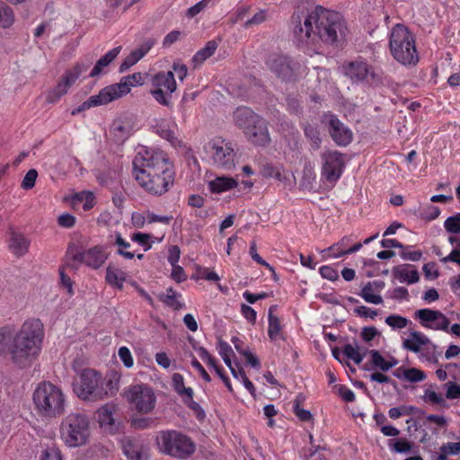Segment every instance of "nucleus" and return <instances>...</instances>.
Instances as JSON below:
<instances>
[{
    "label": "nucleus",
    "instance_id": "1",
    "mask_svg": "<svg viewBox=\"0 0 460 460\" xmlns=\"http://www.w3.org/2000/svg\"><path fill=\"white\" fill-rule=\"evenodd\" d=\"M43 338L44 327L39 319L25 321L18 331L12 325L2 326L0 353L8 355L17 367H29L41 351Z\"/></svg>",
    "mask_w": 460,
    "mask_h": 460
},
{
    "label": "nucleus",
    "instance_id": "2",
    "mask_svg": "<svg viewBox=\"0 0 460 460\" xmlns=\"http://www.w3.org/2000/svg\"><path fill=\"white\" fill-rule=\"evenodd\" d=\"M294 36L302 44H314L318 40L328 44L345 40L347 27L339 13L316 6L307 14H293Z\"/></svg>",
    "mask_w": 460,
    "mask_h": 460
},
{
    "label": "nucleus",
    "instance_id": "3",
    "mask_svg": "<svg viewBox=\"0 0 460 460\" xmlns=\"http://www.w3.org/2000/svg\"><path fill=\"white\" fill-rule=\"evenodd\" d=\"M132 164L135 180L147 193L161 196L173 184V166L164 151L142 146Z\"/></svg>",
    "mask_w": 460,
    "mask_h": 460
},
{
    "label": "nucleus",
    "instance_id": "4",
    "mask_svg": "<svg viewBox=\"0 0 460 460\" xmlns=\"http://www.w3.org/2000/svg\"><path fill=\"white\" fill-rule=\"evenodd\" d=\"M392 57L402 66H415L419 62L413 34L402 24L393 27L389 38Z\"/></svg>",
    "mask_w": 460,
    "mask_h": 460
},
{
    "label": "nucleus",
    "instance_id": "5",
    "mask_svg": "<svg viewBox=\"0 0 460 460\" xmlns=\"http://www.w3.org/2000/svg\"><path fill=\"white\" fill-rule=\"evenodd\" d=\"M33 403L39 414L55 418L65 410V395L62 390L50 382H41L34 390Z\"/></svg>",
    "mask_w": 460,
    "mask_h": 460
},
{
    "label": "nucleus",
    "instance_id": "6",
    "mask_svg": "<svg viewBox=\"0 0 460 460\" xmlns=\"http://www.w3.org/2000/svg\"><path fill=\"white\" fill-rule=\"evenodd\" d=\"M113 388L112 380L103 379L98 372L93 369L83 370L79 383L74 384L75 393L84 401L104 399L110 394H114Z\"/></svg>",
    "mask_w": 460,
    "mask_h": 460
},
{
    "label": "nucleus",
    "instance_id": "7",
    "mask_svg": "<svg viewBox=\"0 0 460 460\" xmlns=\"http://www.w3.org/2000/svg\"><path fill=\"white\" fill-rule=\"evenodd\" d=\"M60 437L69 447L85 445L90 437L89 420L81 412H71L61 422Z\"/></svg>",
    "mask_w": 460,
    "mask_h": 460
},
{
    "label": "nucleus",
    "instance_id": "8",
    "mask_svg": "<svg viewBox=\"0 0 460 460\" xmlns=\"http://www.w3.org/2000/svg\"><path fill=\"white\" fill-rule=\"evenodd\" d=\"M156 443L160 452L178 459H185L195 451L192 440L176 430L160 432Z\"/></svg>",
    "mask_w": 460,
    "mask_h": 460
},
{
    "label": "nucleus",
    "instance_id": "9",
    "mask_svg": "<svg viewBox=\"0 0 460 460\" xmlns=\"http://www.w3.org/2000/svg\"><path fill=\"white\" fill-rule=\"evenodd\" d=\"M205 152L214 165L231 170L234 167L236 153L232 142L221 137H215L206 145Z\"/></svg>",
    "mask_w": 460,
    "mask_h": 460
},
{
    "label": "nucleus",
    "instance_id": "10",
    "mask_svg": "<svg viewBox=\"0 0 460 460\" xmlns=\"http://www.w3.org/2000/svg\"><path fill=\"white\" fill-rule=\"evenodd\" d=\"M130 407L139 413H149L155 406L156 398L153 389L143 384L131 385L124 392Z\"/></svg>",
    "mask_w": 460,
    "mask_h": 460
},
{
    "label": "nucleus",
    "instance_id": "11",
    "mask_svg": "<svg viewBox=\"0 0 460 460\" xmlns=\"http://www.w3.org/2000/svg\"><path fill=\"white\" fill-rule=\"evenodd\" d=\"M90 65L91 62L77 63L72 69L66 70L57 85L47 93V102L56 103L58 102L68 92V89L76 82L79 76L89 69Z\"/></svg>",
    "mask_w": 460,
    "mask_h": 460
},
{
    "label": "nucleus",
    "instance_id": "12",
    "mask_svg": "<svg viewBox=\"0 0 460 460\" xmlns=\"http://www.w3.org/2000/svg\"><path fill=\"white\" fill-rule=\"evenodd\" d=\"M321 157L322 175L330 182L337 181L345 166L342 154L338 151H325Z\"/></svg>",
    "mask_w": 460,
    "mask_h": 460
},
{
    "label": "nucleus",
    "instance_id": "13",
    "mask_svg": "<svg viewBox=\"0 0 460 460\" xmlns=\"http://www.w3.org/2000/svg\"><path fill=\"white\" fill-rule=\"evenodd\" d=\"M322 122L328 126L332 140L341 146H346L352 141L351 130L336 115L327 112L323 115Z\"/></svg>",
    "mask_w": 460,
    "mask_h": 460
},
{
    "label": "nucleus",
    "instance_id": "14",
    "mask_svg": "<svg viewBox=\"0 0 460 460\" xmlns=\"http://www.w3.org/2000/svg\"><path fill=\"white\" fill-rule=\"evenodd\" d=\"M266 64L270 70L283 81L292 80L297 69L296 64L288 57L279 54L270 55Z\"/></svg>",
    "mask_w": 460,
    "mask_h": 460
},
{
    "label": "nucleus",
    "instance_id": "15",
    "mask_svg": "<svg viewBox=\"0 0 460 460\" xmlns=\"http://www.w3.org/2000/svg\"><path fill=\"white\" fill-rule=\"evenodd\" d=\"M137 84H142V75L140 73H134L124 76L119 83L108 85L103 89L111 102H112L126 95L130 91V87Z\"/></svg>",
    "mask_w": 460,
    "mask_h": 460
},
{
    "label": "nucleus",
    "instance_id": "16",
    "mask_svg": "<svg viewBox=\"0 0 460 460\" xmlns=\"http://www.w3.org/2000/svg\"><path fill=\"white\" fill-rule=\"evenodd\" d=\"M69 253L74 261L84 262L86 266L93 269H99L107 260L105 252L98 246L84 252L76 251L75 252H73V250L70 248Z\"/></svg>",
    "mask_w": 460,
    "mask_h": 460
},
{
    "label": "nucleus",
    "instance_id": "17",
    "mask_svg": "<svg viewBox=\"0 0 460 460\" xmlns=\"http://www.w3.org/2000/svg\"><path fill=\"white\" fill-rule=\"evenodd\" d=\"M244 134L256 146H264L270 141L267 123L261 116L246 129Z\"/></svg>",
    "mask_w": 460,
    "mask_h": 460
},
{
    "label": "nucleus",
    "instance_id": "18",
    "mask_svg": "<svg viewBox=\"0 0 460 460\" xmlns=\"http://www.w3.org/2000/svg\"><path fill=\"white\" fill-rule=\"evenodd\" d=\"M352 242V235L343 236L339 242L323 250L322 252L328 253V256L331 258H340L347 254L354 253L362 248L363 243H357L349 246Z\"/></svg>",
    "mask_w": 460,
    "mask_h": 460
},
{
    "label": "nucleus",
    "instance_id": "19",
    "mask_svg": "<svg viewBox=\"0 0 460 460\" xmlns=\"http://www.w3.org/2000/svg\"><path fill=\"white\" fill-rule=\"evenodd\" d=\"M344 74L352 82H363L368 75H373L372 67L364 60L358 59L344 66Z\"/></svg>",
    "mask_w": 460,
    "mask_h": 460
},
{
    "label": "nucleus",
    "instance_id": "20",
    "mask_svg": "<svg viewBox=\"0 0 460 460\" xmlns=\"http://www.w3.org/2000/svg\"><path fill=\"white\" fill-rule=\"evenodd\" d=\"M259 115L254 113L248 107H239L234 112V120L235 125L242 128L243 133L249 127L258 119Z\"/></svg>",
    "mask_w": 460,
    "mask_h": 460
},
{
    "label": "nucleus",
    "instance_id": "21",
    "mask_svg": "<svg viewBox=\"0 0 460 460\" xmlns=\"http://www.w3.org/2000/svg\"><path fill=\"white\" fill-rule=\"evenodd\" d=\"M153 86L156 89L172 93L176 90V81L172 71L157 73L152 79Z\"/></svg>",
    "mask_w": 460,
    "mask_h": 460
},
{
    "label": "nucleus",
    "instance_id": "22",
    "mask_svg": "<svg viewBox=\"0 0 460 460\" xmlns=\"http://www.w3.org/2000/svg\"><path fill=\"white\" fill-rule=\"evenodd\" d=\"M111 102L109 97L107 96V93L102 88L98 94L92 95L86 101H84L80 106L76 109H74L71 112L73 116L84 111L85 110H89L93 107H97L101 105H104Z\"/></svg>",
    "mask_w": 460,
    "mask_h": 460
},
{
    "label": "nucleus",
    "instance_id": "23",
    "mask_svg": "<svg viewBox=\"0 0 460 460\" xmlns=\"http://www.w3.org/2000/svg\"><path fill=\"white\" fill-rule=\"evenodd\" d=\"M114 141L121 144L124 143L132 133V126L128 121L123 119H116L111 128Z\"/></svg>",
    "mask_w": 460,
    "mask_h": 460
},
{
    "label": "nucleus",
    "instance_id": "24",
    "mask_svg": "<svg viewBox=\"0 0 460 460\" xmlns=\"http://www.w3.org/2000/svg\"><path fill=\"white\" fill-rule=\"evenodd\" d=\"M30 241L22 234L12 232L9 248L16 257L23 256L29 250Z\"/></svg>",
    "mask_w": 460,
    "mask_h": 460
},
{
    "label": "nucleus",
    "instance_id": "25",
    "mask_svg": "<svg viewBox=\"0 0 460 460\" xmlns=\"http://www.w3.org/2000/svg\"><path fill=\"white\" fill-rule=\"evenodd\" d=\"M238 181L233 177L219 176L208 181V189L212 193H222L236 188Z\"/></svg>",
    "mask_w": 460,
    "mask_h": 460
},
{
    "label": "nucleus",
    "instance_id": "26",
    "mask_svg": "<svg viewBox=\"0 0 460 460\" xmlns=\"http://www.w3.org/2000/svg\"><path fill=\"white\" fill-rule=\"evenodd\" d=\"M430 341L429 339L424 335L420 332H411V336L408 339H405L402 342V348L412 351V352H419L420 349V347L423 345L429 344Z\"/></svg>",
    "mask_w": 460,
    "mask_h": 460
},
{
    "label": "nucleus",
    "instance_id": "27",
    "mask_svg": "<svg viewBox=\"0 0 460 460\" xmlns=\"http://www.w3.org/2000/svg\"><path fill=\"white\" fill-rule=\"evenodd\" d=\"M121 46L116 47L110 51H108L104 56H102L94 65L93 68L90 72V77H96L100 74H102V69L108 66L120 53Z\"/></svg>",
    "mask_w": 460,
    "mask_h": 460
},
{
    "label": "nucleus",
    "instance_id": "28",
    "mask_svg": "<svg viewBox=\"0 0 460 460\" xmlns=\"http://www.w3.org/2000/svg\"><path fill=\"white\" fill-rule=\"evenodd\" d=\"M408 267L410 264L396 266L394 268L393 272L394 277L402 283L406 282L407 284H414L420 280V275L417 270L409 271Z\"/></svg>",
    "mask_w": 460,
    "mask_h": 460
},
{
    "label": "nucleus",
    "instance_id": "29",
    "mask_svg": "<svg viewBox=\"0 0 460 460\" xmlns=\"http://www.w3.org/2000/svg\"><path fill=\"white\" fill-rule=\"evenodd\" d=\"M232 343L234 344L235 349L245 358V360L248 364H250L254 368L260 367V361L255 357L247 347L244 346L243 341L236 337L234 336L231 339Z\"/></svg>",
    "mask_w": 460,
    "mask_h": 460
},
{
    "label": "nucleus",
    "instance_id": "30",
    "mask_svg": "<svg viewBox=\"0 0 460 460\" xmlns=\"http://www.w3.org/2000/svg\"><path fill=\"white\" fill-rule=\"evenodd\" d=\"M415 316L424 328L431 329L433 322L440 316V311L429 308L420 309L415 312Z\"/></svg>",
    "mask_w": 460,
    "mask_h": 460
},
{
    "label": "nucleus",
    "instance_id": "31",
    "mask_svg": "<svg viewBox=\"0 0 460 460\" xmlns=\"http://www.w3.org/2000/svg\"><path fill=\"white\" fill-rule=\"evenodd\" d=\"M304 134L310 142V148L313 151H316L321 147L322 137L317 126L312 124H305L303 127Z\"/></svg>",
    "mask_w": 460,
    "mask_h": 460
},
{
    "label": "nucleus",
    "instance_id": "32",
    "mask_svg": "<svg viewBox=\"0 0 460 460\" xmlns=\"http://www.w3.org/2000/svg\"><path fill=\"white\" fill-rule=\"evenodd\" d=\"M342 351L349 359L353 360L358 365L362 362L367 353V349H361L357 342L344 345Z\"/></svg>",
    "mask_w": 460,
    "mask_h": 460
},
{
    "label": "nucleus",
    "instance_id": "33",
    "mask_svg": "<svg viewBox=\"0 0 460 460\" xmlns=\"http://www.w3.org/2000/svg\"><path fill=\"white\" fill-rule=\"evenodd\" d=\"M127 274L123 270L109 266L106 269V280L110 285L115 286L119 289L123 288Z\"/></svg>",
    "mask_w": 460,
    "mask_h": 460
},
{
    "label": "nucleus",
    "instance_id": "34",
    "mask_svg": "<svg viewBox=\"0 0 460 460\" xmlns=\"http://www.w3.org/2000/svg\"><path fill=\"white\" fill-rule=\"evenodd\" d=\"M160 300L173 309H180L183 306L182 303L179 300L181 294L177 293L172 288L166 289V294L160 295Z\"/></svg>",
    "mask_w": 460,
    "mask_h": 460
},
{
    "label": "nucleus",
    "instance_id": "35",
    "mask_svg": "<svg viewBox=\"0 0 460 460\" xmlns=\"http://www.w3.org/2000/svg\"><path fill=\"white\" fill-rule=\"evenodd\" d=\"M377 281L373 283L367 282L361 289L359 296L367 302L374 305H380L383 303V298L380 295L373 294V284L377 285Z\"/></svg>",
    "mask_w": 460,
    "mask_h": 460
},
{
    "label": "nucleus",
    "instance_id": "36",
    "mask_svg": "<svg viewBox=\"0 0 460 460\" xmlns=\"http://www.w3.org/2000/svg\"><path fill=\"white\" fill-rule=\"evenodd\" d=\"M276 308V305H272L269 309V328H268V335L270 340H275L279 335L281 326L280 322L278 316L273 314V310Z\"/></svg>",
    "mask_w": 460,
    "mask_h": 460
},
{
    "label": "nucleus",
    "instance_id": "37",
    "mask_svg": "<svg viewBox=\"0 0 460 460\" xmlns=\"http://www.w3.org/2000/svg\"><path fill=\"white\" fill-rule=\"evenodd\" d=\"M172 385L174 390L181 395V396H186L187 399L191 400L192 399V389L190 387H185L184 382H183V376L179 374L175 373L172 375Z\"/></svg>",
    "mask_w": 460,
    "mask_h": 460
},
{
    "label": "nucleus",
    "instance_id": "38",
    "mask_svg": "<svg viewBox=\"0 0 460 460\" xmlns=\"http://www.w3.org/2000/svg\"><path fill=\"white\" fill-rule=\"evenodd\" d=\"M304 397L302 394H298L293 402V412L301 421H309L313 419L312 413L303 409L300 404Z\"/></svg>",
    "mask_w": 460,
    "mask_h": 460
},
{
    "label": "nucleus",
    "instance_id": "39",
    "mask_svg": "<svg viewBox=\"0 0 460 460\" xmlns=\"http://www.w3.org/2000/svg\"><path fill=\"white\" fill-rule=\"evenodd\" d=\"M367 353L371 357V364L373 367L378 368L384 372H386L391 369V365L386 362L385 358L381 355V353L376 349L367 350Z\"/></svg>",
    "mask_w": 460,
    "mask_h": 460
},
{
    "label": "nucleus",
    "instance_id": "40",
    "mask_svg": "<svg viewBox=\"0 0 460 460\" xmlns=\"http://www.w3.org/2000/svg\"><path fill=\"white\" fill-rule=\"evenodd\" d=\"M13 22V10L0 0V25L4 28L10 27Z\"/></svg>",
    "mask_w": 460,
    "mask_h": 460
},
{
    "label": "nucleus",
    "instance_id": "41",
    "mask_svg": "<svg viewBox=\"0 0 460 460\" xmlns=\"http://www.w3.org/2000/svg\"><path fill=\"white\" fill-rule=\"evenodd\" d=\"M389 448L396 453H409L412 449V444L406 439H398L388 441Z\"/></svg>",
    "mask_w": 460,
    "mask_h": 460
},
{
    "label": "nucleus",
    "instance_id": "42",
    "mask_svg": "<svg viewBox=\"0 0 460 460\" xmlns=\"http://www.w3.org/2000/svg\"><path fill=\"white\" fill-rule=\"evenodd\" d=\"M114 407L112 405H104L98 410L99 422L101 425H111L113 423L112 413Z\"/></svg>",
    "mask_w": 460,
    "mask_h": 460
},
{
    "label": "nucleus",
    "instance_id": "43",
    "mask_svg": "<svg viewBox=\"0 0 460 460\" xmlns=\"http://www.w3.org/2000/svg\"><path fill=\"white\" fill-rule=\"evenodd\" d=\"M262 174L265 177L274 178L279 181H282L286 179L283 174V170L279 166H274L271 164H265L262 170Z\"/></svg>",
    "mask_w": 460,
    "mask_h": 460
},
{
    "label": "nucleus",
    "instance_id": "44",
    "mask_svg": "<svg viewBox=\"0 0 460 460\" xmlns=\"http://www.w3.org/2000/svg\"><path fill=\"white\" fill-rule=\"evenodd\" d=\"M123 452L129 460L142 459V454L139 451V447L131 441H128L124 444Z\"/></svg>",
    "mask_w": 460,
    "mask_h": 460
},
{
    "label": "nucleus",
    "instance_id": "45",
    "mask_svg": "<svg viewBox=\"0 0 460 460\" xmlns=\"http://www.w3.org/2000/svg\"><path fill=\"white\" fill-rule=\"evenodd\" d=\"M115 243L119 246V250L117 251L118 254L128 260H131L135 257L134 252L125 251V249L130 247V243L124 240L120 234H116Z\"/></svg>",
    "mask_w": 460,
    "mask_h": 460
},
{
    "label": "nucleus",
    "instance_id": "46",
    "mask_svg": "<svg viewBox=\"0 0 460 460\" xmlns=\"http://www.w3.org/2000/svg\"><path fill=\"white\" fill-rule=\"evenodd\" d=\"M385 322L393 329H403L408 325L410 321L399 314H391L385 318Z\"/></svg>",
    "mask_w": 460,
    "mask_h": 460
},
{
    "label": "nucleus",
    "instance_id": "47",
    "mask_svg": "<svg viewBox=\"0 0 460 460\" xmlns=\"http://www.w3.org/2000/svg\"><path fill=\"white\" fill-rule=\"evenodd\" d=\"M40 460H62L61 452L55 445L48 446L41 451Z\"/></svg>",
    "mask_w": 460,
    "mask_h": 460
},
{
    "label": "nucleus",
    "instance_id": "48",
    "mask_svg": "<svg viewBox=\"0 0 460 460\" xmlns=\"http://www.w3.org/2000/svg\"><path fill=\"white\" fill-rule=\"evenodd\" d=\"M402 376L406 380L413 383L423 381L426 378L425 373L422 370H420L415 367L404 370L402 373Z\"/></svg>",
    "mask_w": 460,
    "mask_h": 460
},
{
    "label": "nucleus",
    "instance_id": "49",
    "mask_svg": "<svg viewBox=\"0 0 460 460\" xmlns=\"http://www.w3.org/2000/svg\"><path fill=\"white\" fill-rule=\"evenodd\" d=\"M151 238L152 235L150 234L141 232L134 233L131 235V240L142 245L144 247L145 252L150 250L152 247V243L150 242Z\"/></svg>",
    "mask_w": 460,
    "mask_h": 460
},
{
    "label": "nucleus",
    "instance_id": "50",
    "mask_svg": "<svg viewBox=\"0 0 460 460\" xmlns=\"http://www.w3.org/2000/svg\"><path fill=\"white\" fill-rule=\"evenodd\" d=\"M203 279L217 283L218 289L222 293H225V294L227 293V291H228L227 287H223L219 283V280H220L219 275L217 272L210 270L208 268H203Z\"/></svg>",
    "mask_w": 460,
    "mask_h": 460
},
{
    "label": "nucleus",
    "instance_id": "51",
    "mask_svg": "<svg viewBox=\"0 0 460 460\" xmlns=\"http://www.w3.org/2000/svg\"><path fill=\"white\" fill-rule=\"evenodd\" d=\"M446 230L451 234L460 233V214L447 217L444 223Z\"/></svg>",
    "mask_w": 460,
    "mask_h": 460
},
{
    "label": "nucleus",
    "instance_id": "52",
    "mask_svg": "<svg viewBox=\"0 0 460 460\" xmlns=\"http://www.w3.org/2000/svg\"><path fill=\"white\" fill-rule=\"evenodd\" d=\"M150 93L158 103L164 106L170 105V99L172 97V93H169L167 91H163L161 89L156 88L152 89Z\"/></svg>",
    "mask_w": 460,
    "mask_h": 460
},
{
    "label": "nucleus",
    "instance_id": "53",
    "mask_svg": "<svg viewBox=\"0 0 460 460\" xmlns=\"http://www.w3.org/2000/svg\"><path fill=\"white\" fill-rule=\"evenodd\" d=\"M38 177V172L35 169H30L22 181V188L24 190H31L35 186V182Z\"/></svg>",
    "mask_w": 460,
    "mask_h": 460
},
{
    "label": "nucleus",
    "instance_id": "54",
    "mask_svg": "<svg viewBox=\"0 0 460 460\" xmlns=\"http://www.w3.org/2000/svg\"><path fill=\"white\" fill-rule=\"evenodd\" d=\"M249 253L253 261H255L257 263H259L261 266H264L265 268L269 269L271 271H274V269L272 266H270L266 261H264L257 252V247L255 241H252L250 245V251Z\"/></svg>",
    "mask_w": 460,
    "mask_h": 460
},
{
    "label": "nucleus",
    "instance_id": "55",
    "mask_svg": "<svg viewBox=\"0 0 460 460\" xmlns=\"http://www.w3.org/2000/svg\"><path fill=\"white\" fill-rule=\"evenodd\" d=\"M377 335H380V332L375 326H366L363 327L360 332L361 339L366 342H370L373 341Z\"/></svg>",
    "mask_w": 460,
    "mask_h": 460
},
{
    "label": "nucleus",
    "instance_id": "56",
    "mask_svg": "<svg viewBox=\"0 0 460 460\" xmlns=\"http://www.w3.org/2000/svg\"><path fill=\"white\" fill-rule=\"evenodd\" d=\"M354 313L358 316L364 317V318H370L372 320H374L378 314V312L376 310H374V309L365 306V305H360V306L354 308Z\"/></svg>",
    "mask_w": 460,
    "mask_h": 460
},
{
    "label": "nucleus",
    "instance_id": "57",
    "mask_svg": "<svg viewBox=\"0 0 460 460\" xmlns=\"http://www.w3.org/2000/svg\"><path fill=\"white\" fill-rule=\"evenodd\" d=\"M449 323V319L440 312V316L433 322L431 329L436 331L448 332Z\"/></svg>",
    "mask_w": 460,
    "mask_h": 460
},
{
    "label": "nucleus",
    "instance_id": "58",
    "mask_svg": "<svg viewBox=\"0 0 460 460\" xmlns=\"http://www.w3.org/2000/svg\"><path fill=\"white\" fill-rule=\"evenodd\" d=\"M119 357L120 360L123 362L124 366L128 368L131 367L134 364V360L131 355L130 350L123 346L119 349Z\"/></svg>",
    "mask_w": 460,
    "mask_h": 460
},
{
    "label": "nucleus",
    "instance_id": "59",
    "mask_svg": "<svg viewBox=\"0 0 460 460\" xmlns=\"http://www.w3.org/2000/svg\"><path fill=\"white\" fill-rule=\"evenodd\" d=\"M319 272L323 279L335 281L339 279L338 271L332 266L324 265L319 269Z\"/></svg>",
    "mask_w": 460,
    "mask_h": 460
},
{
    "label": "nucleus",
    "instance_id": "60",
    "mask_svg": "<svg viewBox=\"0 0 460 460\" xmlns=\"http://www.w3.org/2000/svg\"><path fill=\"white\" fill-rule=\"evenodd\" d=\"M154 420L151 418L137 417L130 420L131 427L138 429L150 428Z\"/></svg>",
    "mask_w": 460,
    "mask_h": 460
},
{
    "label": "nucleus",
    "instance_id": "61",
    "mask_svg": "<svg viewBox=\"0 0 460 460\" xmlns=\"http://www.w3.org/2000/svg\"><path fill=\"white\" fill-rule=\"evenodd\" d=\"M440 452L447 456H456L460 454V442H448L440 447Z\"/></svg>",
    "mask_w": 460,
    "mask_h": 460
},
{
    "label": "nucleus",
    "instance_id": "62",
    "mask_svg": "<svg viewBox=\"0 0 460 460\" xmlns=\"http://www.w3.org/2000/svg\"><path fill=\"white\" fill-rule=\"evenodd\" d=\"M424 400L430 402L434 404H444L445 400L443 396L439 394H437L435 391L432 390H426L424 394Z\"/></svg>",
    "mask_w": 460,
    "mask_h": 460
},
{
    "label": "nucleus",
    "instance_id": "63",
    "mask_svg": "<svg viewBox=\"0 0 460 460\" xmlns=\"http://www.w3.org/2000/svg\"><path fill=\"white\" fill-rule=\"evenodd\" d=\"M241 313L243 316L250 323H254L257 318L255 310L250 305L243 304L241 305Z\"/></svg>",
    "mask_w": 460,
    "mask_h": 460
},
{
    "label": "nucleus",
    "instance_id": "64",
    "mask_svg": "<svg viewBox=\"0 0 460 460\" xmlns=\"http://www.w3.org/2000/svg\"><path fill=\"white\" fill-rule=\"evenodd\" d=\"M58 222L59 226L66 228H70L75 226V217L71 214L65 213L58 217Z\"/></svg>",
    "mask_w": 460,
    "mask_h": 460
}]
</instances>
